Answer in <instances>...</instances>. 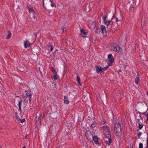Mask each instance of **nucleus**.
<instances>
[{"label":"nucleus","instance_id":"nucleus-43","mask_svg":"<svg viewBox=\"0 0 148 148\" xmlns=\"http://www.w3.org/2000/svg\"><path fill=\"white\" fill-rule=\"evenodd\" d=\"M23 148H26V147L25 146H24Z\"/></svg>","mask_w":148,"mask_h":148},{"label":"nucleus","instance_id":"nucleus-32","mask_svg":"<svg viewBox=\"0 0 148 148\" xmlns=\"http://www.w3.org/2000/svg\"><path fill=\"white\" fill-rule=\"evenodd\" d=\"M143 145L142 143H140L139 144V148H143Z\"/></svg>","mask_w":148,"mask_h":148},{"label":"nucleus","instance_id":"nucleus-31","mask_svg":"<svg viewBox=\"0 0 148 148\" xmlns=\"http://www.w3.org/2000/svg\"><path fill=\"white\" fill-rule=\"evenodd\" d=\"M51 71H52V72H57L58 71H56L55 70V69H54L53 67H52L51 68Z\"/></svg>","mask_w":148,"mask_h":148},{"label":"nucleus","instance_id":"nucleus-15","mask_svg":"<svg viewBox=\"0 0 148 148\" xmlns=\"http://www.w3.org/2000/svg\"><path fill=\"white\" fill-rule=\"evenodd\" d=\"M64 103L66 104L69 103V101L68 100L67 97L66 96L64 97Z\"/></svg>","mask_w":148,"mask_h":148},{"label":"nucleus","instance_id":"nucleus-22","mask_svg":"<svg viewBox=\"0 0 148 148\" xmlns=\"http://www.w3.org/2000/svg\"><path fill=\"white\" fill-rule=\"evenodd\" d=\"M96 125H97L95 123V122H93L91 124L90 126V127L93 128L94 127H96Z\"/></svg>","mask_w":148,"mask_h":148},{"label":"nucleus","instance_id":"nucleus-8","mask_svg":"<svg viewBox=\"0 0 148 148\" xmlns=\"http://www.w3.org/2000/svg\"><path fill=\"white\" fill-rule=\"evenodd\" d=\"M24 45L25 48L29 47L30 45V42L27 40L24 41Z\"/></svg>","mask_w":148,"mask_h":148},{"label":"nucleus","instance_id":"nucleus-39","mask_svg":"<svg viewBox=\"0 0 148 148\" xmlns=\"http://www.w3.org/2000/svg\"><path fill=\"white\" fill-rule=\"evenodd\" d=\"M63 32H64L66 31V28H64L62 29Z\"/></svg>","mask_w":148,"mask_h":148},{"label":"nucleus","instance_id":"nucleus-48","mask_svg":"<svg viewBox=\"0 0 148 148\" xmlns=\"http://www.w3.org/2000/svg\"><path fill=\"white\" fill-rule=\"evenodd\" d=\"M17 118H18V119H19V118L18 116H17Z\"/></svg>","mask_w":148,"mask_h":148},{"label":"nucleus","instance_id":"nucleus-24","mask_svg":"<svg viewBox=\"0 0 148 148\" xmlns=\"http://www.w3.org/2000/svg\"><path fill=\"white\" fill-rule=\"evenodd\" d=\"M95 26V23L94 22H93L91 24V27L92 28H94Z\"/></svg>","mask_w":148,"mask_h":148},{"label":"nucleus","instance_id":"nucleus-7","mask_svg":"<svg viewBox=\"0 0 148 148\" xmlns=\"http://www.w3.org/2000/svg\"><path fill=\"white\" fill-rule=\"evenodd\" d=\"M100 28L101 30L102 34L104 35H106L107 32L105 26L101 25L100 26Z\"/></svg>","mask_w":148,"mask_h":148},{"label":"nucleus","instance_id":"nucleus-20","mask_svg":"<svg viewBox=\"0 0 148 148\" xmlns=\"http://www.w3.org/2000/svg\"><path fill=\"white\" fill-rule=\"evenodd\" d=\"M77 81L78 82V84H79V85L81 86V84L80 83V79L79 77V76L78 75H77Z\"/></svg>","mask_w":148,"mask_h":148},{"label":"nucleus","instance_id":"nucleus-10","mask_svg":"<svg viewBox=\"0 0 148 148\" xmlns=\"http://www.w3.org/2000/svg\"><path fill=\"white\" fill-rule=\"evenodd\" d=\"M80 32L81 33V35L83 37H85L87 34V32L85 31L84 29H80Z\"/></svg>","mask_w":148,"mask_h":148},{"label":"nucleus","instance_id":"nucleus-37","mask_svg":"<svg viewBox=\"0 0 148 148\" xmlns=\"http://www.w3.org/2000/svg\"><path fill=\"white\" fill-rule=\"evenodd\" d=\"M142 134V133L140 132H139V133L137 134V136L138 137H140Z\"/></svg>","mask_w":148,"mask_h":148},{"label":"nucleus","instance_id":"nucleus-3","mask_svg":"<svg viewBox=\"0 0 148 148\" xmlns=\"http://www.w3.org/2000/svg\"><path fill=\"white\" fill-rule=\"evenodd\" d=\"M111 135L110 134V136H106L104 137V140L106 142L107 144L109 145L112 142V140L110 138Z\"/></svg>","mask_w":148,"mask_h":148},{"label":"nucleus","instance_id":"nucleus-34","mask_svg":"<svg viewBox=\"0 0 148 148\" xmlns=\"http://www.w3.org/2000/svg\"><path fill=\"white\" fill-rule=\"evenodd\" d=\"M107 18V17L106 16H104L103 17V21H106V19Z\"/></svg>","mask_w":148,"mask_h":148},{"label":"nucleus","instance_id":"nucleus-28","mask_svg":"<svg viewBox=\"0 0 148 148\" xmlns=\"http://www.w3.org/2000/svg\"><path fill=\"white\" fill-rule=\"evenodd\" d=\"M143 125L142 123H139L138 125V127L140 129H141L143 127Z\"/></svg>","mask_w":148,"mask_h":148},{"label":"nucleus","instance_id":"nucleus-14","mask_svg":"<svg viewBox=\"0 0 148 148\" xmlns=\"http://www.w3.org/2000/svg\"><path fill=\"white\" fill-rule=\"evenodd\" d=\"M57 72H55L54 73V75L53 77V79L55 80H57L58 79V76L57 75Z\"/></svg>","mask_w":148,"mask_h":148},{"label":"nucleus","instance_id":"nucleus-36","mask_svg":"<svg viewBox=\"0 0 148 148\" xmlns=\"http://www.w3.org/2000/svg\"><path fill=\"white\" fill-rule=\"evenodd\" d=\"M96 31L97 32L99 33L100 32V29H97L96 30Z\"/></svg>","mask_w":148,"mask_h":148},{"label":"nucleus","instance_id":"nucleus-9","mask_svg":"<svg viewBox=\"0 0 148 148\" xmlns=\"http://www.w3.org/2000/svg\"><path fill=\"white\" fill-rule=\"evenodd\" d=\"M47 46L48 47V49H50L51 51H52L53 49V45L52 43H48L47 44Z\"/></svg>","mask_w":148,"mask_h":148},{"label":"nucleus","instance_id":"nucleus-38","mask_svg":"<svg viewBox=\"0 0 148 148\" xmlns=\"http://www.w3.org/2000/svg\"><path fill=\"white\" fill-rule=\"evenodd\" d=\"M105 123H106V122L105 121H103L101 122L102 124H104Z\"/></svg>","mask_w":148,"mask_h":148},{"label":"nucleus","instance_id":"nucleus-40","mask_svg":"<svg viewBox=\"0 0 148 148\" xmlns=\"http://www.w3.org/2000/svg\"><path fill=\"white\" fill-rule=\"evenodd\" d=\"M17 112H15V116L16 117V119H18L17 118Z\"/></svg>","mask_w":148,"mask_h":148},{"label":"nucleus","instance_id":"nucleus-41","mask_svg":"<svg viewBox=\"0 0 148 148\" xmlns=\"http://www.w3.org/2000/svg\"><path fill=\"white\" fill-rule=\"evenodd\" d=\"M51 6L52 7H53L54 6V5L52 4H51Z\"/></svg>","mask_w":148,"mask_h":148},{"label":"nucleus","instance_id":"nucleus-30","mask_svg":"<svg viewBox=\"0 0 148 148\" xmlns=\"http://www.w3.org/2000/svg\"><path fill=\"white\" fill-rule=\"evenodd\" d=\"M32 95H29V98L28 99V98H27V99L29 100V102L30 103L31 101L32 100Z\"/></svg>","mask_w":148,"mask_h":148},{"label":"nucleus","instance_id":"nucleus-42","mask_svg":"<svg viewBox=\"0 0 148 148\" xmlns=\"http://www.w3.org/2000/svg\"><path fill=\"white\" fill-rule=\"evenodd\" d=\"M121 71V69H119V71H118V72H120Z\"/></svg>","mask_w":148,"mask_h":148},{"label":"nucleus","instance_id":"nucleus-1","mask_svg":"<svg viewBox=\"0 0 148 148\" xmlns=\"http://www.w3.org/2000/svg\"><path fill=\"white\" fill-rule=\"evenodd\" d=\"M85 134L88 140L91 141L92 140L93 135L90 130H86L85 132Z\"/></svg>","mask_w":148,"mask_h":148},{"label":"nucleus","instance_id":"nucleus-47","mask_svg":"<svg viewBox=\"0 0 148 148\" xmlns=\"http://www.w3.org/2000/svg\"><path fill=\"white\" fill-rule=\"evenodd\" d=\"M36 118H37V116H36Z\"/></svg>","mask_w":148,"mask_h":148},{"label":"nucleus","instance_id":"nucleus-26","mask_svg":"<svg viewBox=\"0 0 148 148\" xmlns=\"http://www.w3.org/2000/svg\"><path fill=\"white\" fill-rule=\"evenodd\" d=\"M19 121H20L21 123H23L25 121V120L24 119H17Z\"/></svg>","mask_w":148,"mask_h":148},{"label":"nucleus","instance_id":"nucleus-19","mask_svg":"<svg viewBox=\"0 0 148 148\" xmlns=\"http://www.w3.org/2000/svg\"><path fill=\"white\" fill-rule=\"evenodd\" d=\"M92 139L96 143H97L98 142V139L97 138V137L95 136H93V138Z\"/></svg>","mask_w":148,"mask_h":148},{"label":"nucleus","instance_id":"nucleus-23","mask_svg":"<svg viewBox=\"0 0 148 148\" xmlns=\"http://www.w3.org/2000/svg\"><path fill=\"white\" fill-rule=\"evenodd\" d=\"M8 34L7 35V38L8 39L11 36V32L9 31H8Z\"/></svg>","mask_w":148,"mask_h":148},{"label":"nucleus","instance_id":"nucleus-5","mask_svg":"<svg viewBox=\"0 0 148 148\" xmlns=\"http://www.w3.org/2000/svg\"><path fill=\"white\" fill-rule=\"evenodd\" d=\"M102 127L104 131H105L108 134L109 136H110V132L109 127L107 125H106L103 126Z\"/></svg>","mask_w":148,"mask_h":148},{"label":"nucleus","instance_id":"nucleus-44","mask_svg":"<svg viewBox=\"0 0 148 148\" xmlns=\"http://www.w3.org/2000/svg\"><path fill=\"white\" fill-rule=\"evenodd\" d=\"M27 135H26V137H25V139H26L27 138Z\"/></svg>","mask_w":148,"mask_h":148},{"label":"nucleus","instance_id":"nucleus-18","mask_svg":"<svg viewBox=\"0 0 148 148\" xmlns=\"http://www.w3.org/2000/svg\"><path fill=\"white\" fill-rule=\"evenodd\" d=\"M146 116L147 120H148V109H147L146 112L141 113Z\"/></svg>","mask_w":148,"mask_h":148},{"label":"nucleus","instance_id":"nucleus-21","mask_svg":"<svg viewBox=\"0 0 148 148\" xmlns=\"http://www.w3.org/2000/svg\"><path fill=\"white\" fill-rule=\"evenodd\" d=\"M139 80V78L138 77H137L135 79V84H138V82Z\"/></svg>","mask_w":148,"mask_h":148},{"label":"nucleus","instance_id":"nucleus-13","mask_svg":"<svg viewBox=\"0 0 148 148\" xmlns=\"http://www.w3.org/2000/svg\"><path fill=\"white\" fill-rule=\"evenodd\" d=\"M117 50L116 51L118 52V53L120 54L122 53V49L120 48V47L119 46H117Z\"/></svg>","mask_w":148,"mask_h":148},{"label":"nucleus","instance_id":"nucleus-35","mask_svg":"<svg viewBox=\"0 0 148 148\" xmlns=\"http://www.w3.org/2000/svg\"><path fill=\"white\" fill-rule=\"evenodd\" d=\"M114 20H115L116 22L117 25H118V23H117V22L118 21V18H114Z\"/></svg>","mask_w":148,"mask_h":148},{"label":"nucleus","instance_id":"nucleus-12","mask_svg":"<svg viewBox=\"0 0 148 148\" xmlns=\"http://www.w3.org/2000/svg\"><path fill=\"white\" fill-rule=\"evenodd\" d=\"M22 101L23 100H21L18 101V105L19 108V110L21 112V105Z\"/></svg>","mask_w":148,"mask_h":148},{"label":"nucleus","instance_id":"nucleus-4","mask_svg":"<svg viewBox=\"0 0 148 148\" xmlns=\"http://www.w3.org/2000/svg\"><path fill=\"white\" fill-rule=\"evenodd\" d=\"M108 66H107L106 67L102 68L100 66H98L96 67V71L98 73H99L101 71L106 70L108 67Z\"/></svg>","mask_w":148,"mask_h":148},{"label":"nucleus","instance_id":"nucleus-45","mask_svg":"<svg viewBox=\"0 0 148 148\" xmlns=\"http://www.w3.org/2000/svg\"><path fill=\"white\" fill-rule=\"evenodd\" d=\"M43 3H44V0H43Z\"/></svg>","mask_w":148,"mask_h":148},{"label":"nucleus","instance_id":"nucleus-2","mask_svg":"<svg viewBox=\"0 0 148 148\" xmlns=\"http://www.w3.org/2000/svg\"><path fill=\"white\" fill-rule=\"evenodd\" d=\"M108 58L109 59L108 65V66H111L112 65V63L114 62V59L112 57L111 54H110L108 56Z\"/></svg>","mask_w":148,"mask_h":148},{"label":"nucleus","instance_id":"nucleus-46","mask_svg":"<svg viewBox=\"0 0 148 148\" xmlns=\"http://www.w3.org/2000/svg\"><path fill=\"white\" fill-rule=\"evenodd\" d=\"M35 20H36V18H35V19H34V18Z\"/></svg>","mask_w":148,"mask_h":148},{"label":"nucleus","instance_id":"nucleus-25","mask_svg":"<svg viewBox=\"0 0 148 148\" xmlns=\"http://www.w3.org/2000/svg\"><path fill=\"white\" fill-rule=\"evenodd\" d=\"M117 47L116 46H113L112 48V49L113 51H116L117 50Z\"/></svg>","mask_w":148,"mask_h":148},{"label":"nucleus","instance_id":"nucleus-11","mask_svg":"<svg viewBox=\"0 0 148 148\" xmlns=\"http://www.w3.org/2000/svg\"><path fill=\"white\" fill-rule=\"evenodd\" d=\"M119 129H122L121 125L119 123H116L114 125V130H117Z\"/></svg>","mask_w":148,"mask_h":148},{"label":"nucleus","instance_id":"nucleus-16","mask_svg":"<svg viewBox=\"0 0 148 148\" xmlns=\"http://www.w3.org/2000/svg\"><path fill=\"white\" fill-rule=\"evenodd\" d=\"M29 12L32 13L33 14V18L34 19H35V12L34 10H29Z\"/></svg>","mask_w":148,"mask_h":148},{"label":"nucleus","instance_id":"nucleus-17","mask_svg":"<svg viewBox=\"0 0 148 148\" xmlns=\"http://www.w3.org/2000/svg\"><path fill=\"white\" fill-rule=\"evenodd\" d=\"M25 92H27L26 94V97H28L29 96V95H32V93L31 92V91L28 90L27 91H25Z\"/></svg>","mask_w":148,"mask_h":148},{"label":"nucleus","instance_id":"nucleus-49","mask_svg":"<svg viewBox=\"0 0 148 148\" xmlns=\"http://www.w3.org/2000/svg\"><path fill=\"white\" fill-rule=\"evenodd\" d=\"M1 146H0V148H1Z\"/></svg>","mask_w":148,"mask_h":148},{"label":"nucleus","instance_id":"nucleus-27","mask_svg":"<svg viewBox=\"0 0 148 148\" xmlns=\"http://www.w3.org/2000/svg\"><path fill=\"white\" fill-rule=\"evenodd\" d=\"M47 12H48L49 14L51 13V12H52V13L51 14V15H53V14L54 11H53V10H47Z\"/></svg>","mask_w":148,"mask_h":148},{"label":"nucleus","instance_id":"nucleus-29","mask_svg":"<svg viewBox=\"0 0 148 148\" xmlns=\"http://www.w3.org/2000/svg\"><path fill=\"white\" fill-rule=\"evenodd\" d=\"M104 23L107 26L110 23V22L109 21H104Z\"/></svg>","mask_w":148,"mask_h":148},{"label":"nucleus","instance_id":"nucleus-33","mask_svg":"<svg viewBox=\"0 0 148 148\" xmlns=\"http://www.w3.org/2000/svg\"><path fill=\"white\" fill-rule=\"evenodd\" d=\"M138 117H139V118L137 119V121H138V123H140V119L141 118V116L140 115H139Z\"/></svg>","mask_w":148,"mask_h":148},{"label":"nucleus","instance_id":"nucleus-6","mask_svg":"<svg viewBox=\"0 0 148 148\" xmlns=\"http://www.w3.org/2000/svg\"><path fill=\"white\" fill-rule=\"evenodd\" d=\"M116 136L118 137L121 136L122 134V129H118L114 130Z\"/></svg>","mask_w":148,"mask_h":148}]
</instances>
